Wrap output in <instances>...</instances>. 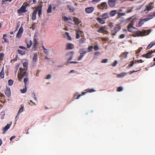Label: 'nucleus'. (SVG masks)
<instances>
[{
  "label": "nucleus",
  "mask_w": 155,
  "mask_h": 155,
  "mask_svg": "<svg viewBox=\"0 0 155 155\" xmlns=\"http://www.w3.org/2000/svg\"><path fill=\"white\" fill-rule=\"evenodd\" d=\"M120 30V28L119 26H117L115 28L114 30L113 31L112 34L115 35V34Z\"/></svg>",
  "instance_id": "nucleus-24"
},
{
  "label": "nucleus",
  "mask_w": 155,
  "mask_h": 155,
  "mask_svg": "<svg viewBox=\"0 0 155 155\" xmlns=\"http://www.w3.org/2000/svg\"><path fill=\"white\" fill-rule=\"evenodd\" d=\"M33 94H34V99H35V100L36 101H37V98L36 97L35 94L34 93H33Z\"/></svg>",
  "instance_id": "nucleus-63"
},
{
  "label": "nucleus",
  "mask_w": 155,
  "mask_h": 155,
  "mask_svg": "<svg viewBox=\"0 0 155 155\" xmlns=\"http://www.w3.org/2000/svg\"><path fill=\"white\" fill-rule=\"evenodd\" d=\"M29 6V4L28 3H24L23 5L21 7V8L18 11L19 13H24L27 11L26 8L27 6Z\"/></svg>",
  "instance_id": "nucleus-5"
},
{
  "label": "nucleus",
  "mask_w": 155,
  "mask_h": 155,
  "mask_svg": "<svg viewBox=\"0 0 155 155\" xmlns=\"http://www.w3.org/2000/svg\"><path fill=\"white\" fill-rule=\"evenodd\" d=\"M118 62L117 61H115L112 64V66L113 67H115L117 64H118Z\"/></svg>",
  "instance_id": "nucleus-45"
},
{
  "label": "nucleus",
  "mask_w": 155,
  "mask_h": 155,
  "mask_svg": "<svg viewBox=\"0 0 155 155\" xmlns=\"http://www.w3.org/2000/svg\"><path fill=\"white\" fill-rule=\"evenodd\" d=\"M128 53H129L127 52L123 53L121 54V57L123 58H126L127 57Z\"/></svg>",
  "instance_id": "nucleus-31"
},
{
  "label": "nucleus",
  "mask_w": 155,
  "mask_h": 155,
  "mask_svg": "<svg viewBox=\"0 0 155 155\" xmlns=\"http://www.w3.org/2000/svg\"><path fill=\"white\" fill-rule=\"evenodd\" d=\"M100 1V0H93L92 2L94 3H97Z\"/></svg>",
  "instance_id": "nucleus-58"
},
{
  "label": "nucleus",
  "mask_w": 155,
  "mask_h": 155,
  "mask_svg": "<svg viewBox=\"0 0 155 155\" xmlns=\"http://www.w3.org/2000/svg\"><path fill=\"white\" fill-rule=\"evenodd\" d=\"M133 25L132 24H129L127 27L128 31L131 32H135L136 29L133 27Z\"/></svg>",
  "instance_id": "nucleus-6"
},
{
  "label": "nucleus",
  "mask_w": 155,
  "mask_h": 155,
  "mask_svg": "<svg viewBox=\"0 0 155 155\" xmlns=\"http://www.w3.org/2000/svg\"><path fill=\"white\" fill-rule=\"evenodd\" d=\"M19 48H21V49H26V48L25 47L23 46H19Z\"/></svg>",
  "instance_id": "nucleus-62"
},
{
  "label": "nucleus",
  "mask_w": 155,
  "mask_h": 155,
  "mask_svg": "<svg viewBox=\"0 0 155 155\" xmlns=\"http://www.w3.org/2000/svg\"><path fill=\"white\" fill-rule=\"evenodd\" d=\"M84 55L83 54H81V55L78 58V60H80L82 59Z\"/></svg>",
  "instance_id": "nucleus-55"
},
{
  "label": "nucleus",
  "mask_w": 155,
  "mask_h": 155,
  "mask_svg": "<svg viewBox=\"0 0 155 155\" xmlns=\"http://www.w3.org/2000/svg\"><path fill=\"white\" fill-rule=\"evenodd\" d=\"M74 54V52L73 51H71L68 53L66 55V58H68V62L71 63H77L78 62L71 61L72 60L73 58V55Z\"/></svg>",
  "instance_id": "nucleus-3"
},
{
  "label": "nucleus",
  "mask_w": 155,
  "mask_h": 155,
  "mask_svg": "<svg viewBox=\"0 0 155 155\" xmlns=\"http://www.w3.org/2000/svg\"><path fill=\"white\" fill-rule=\"evenodd\" d=\"M125 35L124 34L121 35L119 36V38L120 39H122L124 38Z\"/></svg>",
  "instance_id": "nucleus-56"
},
{
  "label": "nucleus",
  "mask_w": 155,
  "mask_h": 155,
  "mask_svg": "<svg viewBox=\"0 0 155 155\" xmlns=\"http://www.w3.org/2000/svg\"><path fill=\"white\" fill-rule=\"evenodd\" d=\"M13 81L12 80L10 79L8 81V84L9 86L12 85L13 83Z\"/></svg>",
  "instance_id": "nucleus-43"
},
{
  "label": "nucleus",
  "mask_w": 155,
  "mask_h": 155,
  "mask_svg": "<svg viewBox=\"0 0 155 155\" xmlns=\"http://www.w3.org/2000/svg\"><path fill=\"white\" fill-rule=\"evenodd\" d=\"M6 95L8 97H9L11 95V91L9 87H7L6 90L5 91Z\"/></svg>",
  "instance_id": "nucleus-19"
},
{
  "label": "nucleus",
  "mask_w": 155,
  "mask_h": 155,
  "mask_svg": "<svg viewBox=\"0 0 155 155\" xmlns=\"http://www.w3.org/2000/svg\"><path fill=\"white\" fill-rule=\"evenodd\" d=\"M23 109H24V107L22 106L21 107V108L19 109V110L18 112V113L17 114L16 117H15L16 118H17V117H18L19 115H20V114L23 111Z\"/></svg>",
  "instance_id": "nucleus-27"
},
{
  "label": "nucleus",
  "mask_w": 155,
  "mask_h": 155,
  "mask_svg": "<svg viewBox=\"0 0 155 155\" xmlns=\"http://www.w3.org/2000/svg\"><path fill=\"white\" fill-rule=\"evenodd\" d=\"M134 64V61H132L131 62V63L130 64H129V67H132Z\"/></svg>",
  "instance_id": "nucleus-57"
},
{
  "label": "nucleus",
  "mask_w": 155,
  "mask_h": 155,
  "mask_svg": "<svg viewBox=\"0 0 155 155\" xmlns=\"http://www.w3.org/2000/svg\"><path fill=\"white\" fill-rule=\"evenodd\" d=\"M137 18L135 16H132L127 19V21L130 22L129 24H132L134 25V22L136 20Z\"/></svg>",
  "instance_id": "nucleus-9"
},
{
  "label": "nucleus",
  "mask_w": 155,
  "mask_h": 155,
  "mask_svg": "<svg viewBox=\"0 0 155 155\" xmlns=\"http://www.w3.org/2000/svg\"><path fill=\"white\" fill-rule=\"evenodd\" d=\"M151 31V30H143L142 31H135L134 33L132 35V36L134 37H139L144 36L150 34Z\"/></svg>",
  "instance_id": "nucleus-1"
},
{
  "label": "nucleus",
  "mask_w": 155,
  "mask_h": 155,
  "mask_svg": "<svg viewBox=\"0 0 155 155\" xmlns=\"http://www.w3.org/2000/svg\"><path fill=\"white\" fill-rule=\"evenodd\" d=\"M38 16L39 17H40L42 13L41 8H39L38 10Z\"/></svg>",
  "instance_id": "nucleus-41"
},
{
  "label": "nucleus",
  "mask_w": 155,
  "mask_h": 155,
  "mask_svg": "<svg viewBox=\"0 0 155 155\" xmlns=\"http://www.w3.org/2000/svg\"><path fill=\"white\" fill-rule=\"evenodd\" d=\"M94 48L95 51L98 50L99 49V47L97 45H95L94 47Z\"/></svg>",
  "instance_id": "nucleus-54"
},
{
  "label": "nucleus",
  "mask_w": 155,
  "mask_h": 155,
  "mask_svg": "<svg viewBox=\"0 0 155 155\" xmlns=\"http://www.w3.org/2000/svg\"><path fill=\"white\" fill-rule=\"evenodd\" d=\"M38 12V9L35 10L32 13V19L35 20L36 18V15Z\"/></svg>",
  "instance_id": "nucleus-21"
},
{
  "label": "nucleus",
  "mask_w": 155,
  "mask_h": 155,
  "mask_svg": "<svg viewBox=\"0 0 155 155\" xmlns=\"http://www.w3.org/2000/svg\"><path fill=\"white\" fill-rule=\"evenodd\" d=\"M25 68H19L20 73L18 75V78L19 81H21L23 77L26 75V71Z\"/></svg>",
  "instance_id": "nucleus-2"
},
{
  "label": "nucleus",
  "mask_w": 155,
  "mask_h": 155,
  "mask_svg": "<svg viewBox=\"0 0 155 155\" xmlns=\"http://www.w3.org/2000/svg\"><path fill=\"white\" fill-rule=\"evenodd\" d=\"M28 61H26L25 62L23 63V67L25 68L27 67H28Z\"/></svg>",
  "instance_id": "nucleus-46"
},
{
  "label": "nucleus",
  "mask_w": 155,
  "mask_h": 155,
  "mask_svg": "<svg viewBox=\"0 0 155 155\" xmlns=\"http://www.w3.org/2000/svg\"><path fill=\"white\" fill-rule=\"evenodd\" d=\"M67 7L69 8L70 11L71 12H74V8L70 5H68Z\"/></svg>",
  "instance_id": "nucleus-33"
},
{
  "label": "nucleus",
  "mask_w": 155,
  "mask_h": 155,
  "mask_svg": "<svg viewBox=\"0 0 155 155\" xmlns=\"http://www.w3.org/2000/svg\"><path fill=\"white\" fill-rule=\"evenodd\" d=\"M25 88L23 89H21L20 91H21V92L22 93H25L27 91V88H26V86H25Z\"/></svg>",
  "instance_id": "nucleus-42"
},
{
  "label": "nucleus",
  "mask_w": 155,
  "mask_h": 155,
  "mask_svg": "<svg viewBox=\"0 0 155 155\" xmlns=\"http://www.w3.org/2000/svg\"><path fill=\"white\" fill-rule=\"evenodd\" d=\"M155 45V42H151L147 46V49H150Z\"/></svg>",
  "instance_id": "nucleus-32"
},
{
  "label": "nucleus",
  "mask_w": 155,
  "mask_h": 155,
  "mask_svg": "<svg viewBox=\"0 0 155 155\" xmlns=\"http://www.w3.org/2000/svg\"><path fill=\"white\" fill-rule=\"evenodd\" d=\"M153 53V51H150L148 53H147L146 54H143V57L146 58H150L151 57V55Z\"/></svg>",
  "instance_id": "nucleus-16"
},
{
  "label": "nucleus",
  "mask_w": 155,
  "mask_h": 155,
  "mask_svg": "<svg viewBox=\"0 0 155 155\" xmlns=\"http://www.w3.org/2000/svg\"><path fill=\"white\" fill-rule=\"evenodd\" d=\"M23 28L22 27H21L19 28L18 32L16 35V37L19 38L21 37L23 33Z\"/></svg>",
  "instance_id": "nucleus-15"
},
{
  "label": "nucleus",
  "mask_w": 155,
  "mask_h": 155,
  "mask_svg": "<svg viewBox=\"0 0 155 155\" xmlns=\"http://www.w3.org/2000/svg\"><path fill=\"white\" fill-rule=\"evenodd\" d=\"M51 75H50V74H48L46 78V79H49L51 78Z\"/></svg>",
  "instance_id": "nucleus-59"
},
{
  "label": "nucleus",
  "mask_w": 155,
  "mask_h": 155,
  "mask_svg": "<svg viewBox=\"0 0 155 155\" xmlns=\"http://www.w3.org/2000/svg\"><path fill=\"white\" fill-rule=\"evenodd\" d=\"M126 73H122L117 75L118 77L119 78H122L126 75Z\"/></svg>",
  "instance_id": "nucleus-39"
},
{
  "label": "nucleus",
  "mask_w": 155,
  "mask_h": 155,
  "mask_svg": "<svg viewBox=\"0 0 155 155\" xmlns=\"http://www.w3.org/2000/svg\"><path fill=\"white\" fill-rule=\"evenodd\" d=\"M0 77L2 78H3L4 77V68H2L1 72L0 73Z\"/></svg>",
  "instance_id": "nucleus-34"
},
{
  "label": "nucleus",
  "mask_w": 155,
  "mask_h": 155,
  "mask_svg": "<svg viewBox=\"0 0 155 155\" xmlns=\"http://www.w3.org/2000/svg\"><path fill=\"white\" fill-rule=\"evenodd\" d=\"M153 17V15H150L146 18L143 19H140L138 23V26L139 27L141 26L144 24L145 22L151 19Z\"/></svg>",
  "instance_id": "nucleus-4"
},
{
  "label": "nucleus",
  "mask_w": 155,
  "mask_h": 155,
  "mask_svg": "<svg viewBox=\"0 0 155 155\" xmlns=\"http://www.w3.org/2000/svg\"><path fill=\"white\" fill-rule=\"evenodd\" d=\"M97 20L101 24H104L105 23V21L103 20L102 19L99 18H97Z\"/></svg>",
  "instance_id": "nucleus-30"
},
{
  "label": "nucleus",
  "mask_w": 155,
  "mask_h": 155,
  "mask_svg": "<svg viewBox=\"0 0 155 155\" xmlns=\"http://www.w3.org/2000/svg\"><path fill=\"white\" fill-rule=\"evenodd\" d=\"M107 7V3L105 2L102 3L98 6V8L101 9H103L105 8H106Z\"/></svg>",
  "instance_id": "nucleus-11"
},
{
  "label": "nucleus",
  "mask_w": 155,
  "mask_h": 155,
  "mask_svg": "<svg viewBox=\"0 0 155 155\" xmlns=\"http://www.w3.org/2000/svg\"><path fill=\"white\" fill-rule=\"evenodd\" d=\"M38 60V55L36 53H35L34 54L32 58V61L33 62H36Z\"/></svg>",
  "instance_id": "nucleus-25"
},
{
  "label": "nucleus",
  "mask_w": 155,
  "mask_h": 155,
  "mask_svg": "<svg viewBox=\"0 0 155 155\" xmlns=\"http://www.w3.org/2000/svg\"><path fill=\"white\" fill-rule=\"evenodd\" d=\"M117 13L116 10H113L110 12V15L111 17H113Z\"/></svg>",
  "instance_id": "nucleus-28"
},
{
  "label": "nucleus",
  "mask_w": 155,
  "mask_h": 155,
  "mask_svg": "<svg viewBox=\"0 0 155 155\" xmlns=\"http://www.w3.org/2000/svg\"><path fill=\"white\" fill-rule=\"evenodd\" d=\"M128 41L131 44H132L133 43V41L131 40H130Z\"/></svg>",
  "instance_id": "nucleus-64"
},
{
  "label": "nucleus",
  "mask_w": 155,
  "mask_h": 155,
  "mask_svg": "<svg viewBox=\"0 0 155 155\" xmlns=\"http://www.w3.org/2000/svg\"><path fill=\"white\" fill-rule=\"evenodd\" d=\"M133 8L132 7L128 8L126 11V13H128L131 12L132 11Z\"/></svg>",
  "instance_id": "nucleus-36"
},
{
  "label": "nucleus",
  "mask_w": 155,
  "mask_h": 155,
  "mask_svg": "<svg viewBox=\"0 0 155 155\" xmlns=\"http://www.w3.org/2000/svg\"><path fill=\"white\" fill-rule=\"evenodd\" d=\"M101 17L103 19H106L109 18V15L108 13H105L102 15Z\"/></svg>",
  "instance_id": "nucleus-23"
},
{
  "label": "nucleus",
  "mask_w": 155,
  "mask_h": 155,
  "mask_svg": "<svg viewBox=\"0 0 155 155\" xmlns=\"http://www.w3.org/2000/svg\"><path fill=\"white\" fill-rule=\"evenodd\" d=\"M4 56V54L3 53H0V60L2 61L3 59V58Z\"/></svg>",
  "instance_id": "nucleus-48"
},
{
  "label": "nucleus",
  "mask_w": 155,
  "mask_h": 155,
  "mask_svg": "<svg viewBox=\"0 0 155 155\" xmlns=\"http://www.w3.org/2000/svg\"><path fill=\"white\" fill-rule=\"evenodd\" d=\"M117 0H108V5L110 7H114L116 4V2Z\"/></svg>",
  "instance_id": "nucleus-10"
},
{
  "label": "nucleus",
  "mask_w": 155,
  "mask_h": 155,
  "mask_svg": "<svg viewBox=\"0 0 155 155\" xmlns=\"http://www.w3.org/2000/svg\"><path fill=\"white\" fill-rule=\"evenodd\" d=\"M26 43L28 48H30L32 44L31 40L29 39H28L26 40Z\"/></svg>",
  "instance_id": "nucleus-18"
},
{
  "label": "nucleus",
  "mask_w": 155,
  "mask_h": 155,
  "mask_svg": "<svg viewBox=\"0 0 155 155\" xmlns=\"http://www.w3.org/2000/svg\"><path fill=\"white\" fill-rule=\"evenodd\" d=\"M137 61L138 63H141L143 62V61L142 60L140 59L137 60Z\"/></svg>",
  "instance_id": "nucleus-60"
},
{
  "label": "nucleus",
  "mask_w": 155,
  "mask_h": 155,
  "mask_svg": "<svg viewBox=\"0 0 155 155\" xmlns=\"http://www.w3.org/2000/svg\"><path fill=\"white\" fill-rule=\"evenodd\" d=\"M123 90V88L122 87H120L117 88V91L118 92L122 91Z\"/></svg>",
  "instance_id": "nucleus-50"
},
{
  "label": "nucleus",
  "mask_w": 155,
  "mask_h": 155,
  "mask_svg": "<svg viewBox=\"0 0 155 155\" xmlns=\"http://www.w3.org/2000/svg\"><path fill=\"white\" fill-rule=\"evenodd\" d=\"M85 91H86V92H82L81 94H79L78 95L77 97L76 98V99H78L81 96L85 94L87 92L91 93V92H94L95 91V90L93 89H87Z\"/></svg>",
  "instance_id": "nucleus-7"
},
{
  "label": "nucleus",
  "mask_w": 155,
  "mask_h": 155,
  "mask_svg": "<svg viewBox=\"0 0 155 155\" xmlns=\"http://www.w3.org/2000/svg\"><path fill=\"white\" fill-rule=\"evenodd\" d=\"M65 34L67 37V39L68 40H70V41L71 40L72 38H71V37H70V36L69 35V34L67 32H66L65 33Z\"/></svg>",
  "instance_id": "nucleus-37"
},
{
  "label": "nucleus",
  "mask_w": 155,
  "mask_h": 155,
  "mask_svg": "<svg viewBox=\"0 0 155 155\" xmlns=\"http://www.w3.org/2000/svg\"><path fill=\"white\" fill-rule=\"evenodd\" d=\"M87 52V51L84 48L81 49L80 51V53L81 54L84 55Z\"/></svg>",
  "instance_id": "nucleus-29"
},
{
  "label": "nucleus",
  "mask_w": 155,
  "mask_h": 155,
  "mask_svg": "<svg viewBox=\"0 0 155 155\" xmlns=\"http://www.w3.org/2000/svg\"><path fill=\"white\" fill-rule=\"evenodd\" d=\"M15 136H12L11 137H10V140L11 141H12L13 139H14L15 137Z\"/></svg>",
  "instance_id": "nucleus-61"
},
{
  "label": "nucleus",
  "mask_w": 155,
  "mask_h": 155,
  "mask_svg": "<svg viewBox=\"0 0 155 155\" xmlns=\"http://www.w3.org/2000/svg\"><path fill=\"white\" fill-rule=\"evenodd\" d=\"M94 48V47L93 46H89L87 48L88 51L89 52H91Z\"/></svg>",
  "instance_id": "nucleus-38"
},
{
  "label": "nucleus",
  "mask_w": 155,
  "mask_h": 155,
  "mask_svg": "<svg viewBox=\"0 0 155 155\" xmlns=\"http://www.w3.org/2000/svg\"><path fill=\"white\" fill-rule=\"evenodd\" d=\"M7 37V35L6 34H4L3 35V39L4 40V42L5 43H8L9 42L6 39Z\"/></svg>",
  "instance_id": "nucleus-35"
},
{
  "label": "nucleus",
  "mask_w": 155,
  "mask_h": 155,
  "mask_svg": "<svg viewBox=\"0 0 155 155\" xmlns=\"http://www.w3.org/2000/svg\"><path fill=\"white\" fill-rule=\"evenodd\" d=\"M42 47L44 50V52L46 54H48L49 52V50L45 48L43 46Z\"/></svg>",
  "instance_id": "nucleus-40"
},
{
  "label": "nucleus",
  "mask_w": 155,
  "mask_h": 155,
  "mask_svg": "<svg viewBox=\"0 0 155 155\" xmlns=\"http://www.w3.org/2000/svg\"><path fill=\"white\" fill-rule=\"evenodd\" d=\"M52 6L51 4H48V8L47 9V13H50L52 12Z\"/></svg>",
  "instance_id": "nucleus-22"
},
{
  "label": "nucleus",
  "mask_w": 155,
  "mask_h": 155,
  "mask_svg": "<svg viewBox=\"0 0 155 155\" xmlns=\"http://www.w3.org/2000/svg\"><path fill=\"white\" fill-rule=\"evenodd\" d=\"M73 20L75 24L77 25H78L81 22V21L79 20L78 18L76 17H74V18Z\"/></svg>",
  "instance_id": "nucleus-20"
},
{
  "label": "nucleus",
  "mask_w": 155,
  "mask_h": 155,
  "mask_svg": "<svg viewBox=\"0 0 155 155\" xmlns=\"http://www.w3.org/2000/svg\"><path fill=\"white\" fill-rule=\"evenodd\" d=\"M117 14L118 16H123L125 15V13H121L120 12H117Z\"/></svg>",
  "instance_id": "nucleus-49"
},
{
  "label": "nucleus",
  "mask_w": 155,
  "mask_h": 155,
  "mask_svg": "<svg viewBox=\"0 0 155 155\" xmlns=\"http://www.w3.org/2000/svg\"><path fill=\"white\" fill-rule=\"evenodd\" d=\"M18 52L21 55H23L25 54V52L20 50H18Z\"/></svg>",
  "instance_id": "nucleus-44"
},
{
  "label": "nucleus",
  "mask_w": 155,
  "mask_h": 155,
  "mask_svg": "<svg viewBox=\"0 0 155 155\" xmlns=\"http://www.w3.org/2000/svg\"><path fill=\"white\" fill-rule=\"evenodd\" d=\"M94 10V8L93 7H91L86 8L85 9V11L87 13H90L93 12Z\"/></svg>",
  "instance_id": "nucleus-17"
},
{
  "label": "nucleus",
  "mask_w": 155,
  "mask_h": 155,
  "mask_svg": "<svg viewBox=\"0 0 155 155\" xmlns=\"http://www.w3.org/2000/svg\"><path fill=\"white\" fill-rule=\"evenodd\" d=\"M108 59H103L102 60L101 62L103 63H106L108 61Z\"/></svg>",
  "instance_id": "nucleus-47"
},
{
  "label": "nucleus",
  "mask_w": 155,
  "mask_h": 155,
  "mask_svg": "<svg viewBox=\"0 0 155 155\" xmlns=\"http://www.w3.org/2000/svg\"><path fill=\"white\" fill-rule=\"evenodd\" d=\"M97 31L98 32L101 33L106 32L107 31L106 27V26L101 27L99 28Z\"/></svg>",
  "instance_id": "nucleus-13"
},
{
  "label": "nucleus",
  "mask_w": 155,
  "mask_h": 155,
  "mask_svg": "<svg viewBox=\"0 0 155 155\" xmlns=\"http://www.w3.org/2000/svg\"><path fill=\"white\" fill-rule=\"evenodd\" d=\"M153 2H151L150 4L146 6V8L144 10V12H145L146 13H147L148 11H150L153 8Z\"/></svg>",
  "instance_id": "nucleus-8"
},
{
  "label": "nucleus",
  "mask_w": 155,
  "mask_h": 155,
  "mask_svg": "<svg viewBox=\"0 0 155 155\" xmlns=\"http://www.w3.org/2000/svg\"><path fill=\"white\" fill-rule=\"evenodd\" d=\"M83 31L79 29L77 30L76 31V38L77 39L80 38V36L82 35Z\"/></svg>",
  "instance_id": "nucleus-14"
},
{
  "label": "nucleus",
  "mask_w": 155,
  "mask_h": 155,
  "mask_svg": "<svg viewBox=\"0 0 155 155\" xmlns=\"http://www.w3.org/2000/svg\"><path fill=\"white\" fill-rule=\"evenodd\" d=\"M74 44L70 43H68L66 46V48L67 49H72L74 48Z\"/></svg>",
  "instance_id": "nucleus-12"
},
{
  "label": "nucleus",
  "mask_w": 155,
  "mask_h": 155,
  "mask_svg": "<svg viewBox=\"0 0 155 155\" xmlns=\"http://www.w3.org/2000/svg\"><path fill=\"white\" fill-rule=\"evenodd\" d=\"M143 49L142 47H140L139 48L138 51H137L136 53L137 54H138L141 51V50Z\"/></svg>",
  "instance_id": "nucleus-53"
},
{
  "label": "nucleus",
  "mask_w": 155,
  "mask_h": 155,
  "mask_svg": "<svg viewBox=\"0 0 155 155\" xmlns=\"http://www.w3.org/2000/svg\"><path fill=\"white\" fill-rule=\"evenodd\" d=\"M10 125L9 124H8L3 129V134H5L6 131H7L8 129H9L10 127Z\"/></svg>",
  "instance_id": "nucleus-26"
},
{
  "label": "nucleus",
  "mask_w": 155,
  "mask_h": 155,
  "mask_svg": "<svg viewBox=\"0 0 155 155\" xmlns=\"http://www.w3.org/2000/svg\"><path fill=\"white\" fill-rule=\"evenodd\" d=\"M28 79L27 78H25L24 80V82L25 83V86H26V83L28 81Z\"/></svg>",
  "instance_id": "nucleus-51"
},
{
  "label": "nucleus",
  "mask_w": 155,
  "mask_h": 155,
  "mask_svg": "<svg viewBox=\"0 0 155 155\" xmlns=\"http://www.w3.org/2000/svg\"><path fill=\"white\" fill-rule=\"evenodd\" d=\"M37 43L36 41H35L33 45V48H35L37 45Z\"/></svg>",
  "instance_id": "nucleus-52"
}]
</instances>
